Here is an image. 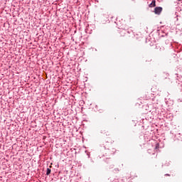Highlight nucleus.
Returning a JSON list of instances; mask_svg holds the SVG:
<instances>
[{
  "instance_id": "1",
  "label": "nucleus",
  "mask_w": 182,
  "mask_h": 182,
  "mask_svg": "<svg viewBox=\"0 0 182 182\" xmlns=\"http://www.w3.org/2000/svg\"><path fill=\"white\" fill-rule=\"evenodd\" d=\"M163 11L162 7H155L154 14L157 15H160Z\"/></svg>"
},
{
  "instance_id": "5",
  "label": "nucleus",
  "mask_w": 182,
  "mask_h": 182,
  "mask_svg": "<svg viewBox=\"0 0 182 182\" xmlns=\"http://www.w3.org/2000/svg\"><path fill=\"white\" fill-rule=\"evenodd\" d=\"M166 176H169V175H168V174H166Z\"/></svg>"
},
{
  "instance_id": "6",
  "label": "nucleus",
  "mask_w": 182,
  "mask_h": 182,
  "mask_svg": "<svg viewBox=\"0 0 182 182\" xmlns=\"http://www.w3.org/2000/svg\"><path fill=\"white\" fill-rule=\"evenodd\" d=\"M178 1H182V0H178Z\"/></svg>"
},
{
  "instance_id": "4",
  "label": "nucleus",
  "mask_w": 182,
  "mask_h": 182,
  "mask_svg": "<svg viewBox=\"0 0 182 182\" xmlns=\"http://www.w3.org/2000/svg\"><path fill=\"white\" fill-rule=\"evenodd\" d=\"M168 76H169L168 74H166L165 76H164V77L165 79H167Z\"/></svg>"
},
{
  "instance_id": "2",
  "label": "nucleus",
  "mask_w": 182,
  "mask_h": 182,
  "mask_svg": "<svg viewBox=\"0 0 182 182\" xmlns=\"http://www.w3.org/2000/svg\"><path fill=\"white\" fill-rule=\"evenodd\" d=\"M156 1L155 0H152L151 4H149V8H154L156 6Z\"/></svg>"
},
{
  "instance_id": "3",
  "label": "nucleus",
  "mask_w": 182,
  "mask_h": 182,
  "mask_svg": "<svg viewBox=\"0 0 182 182\" xmlns=\"http://www.w3.org/2000/svg\"><path fill=\"white\" fill-rule=\"evenodd\" d=\"M51 173V170L50 168H48V169L46 170V176L50 175Z\"/></svg>"
}]
</instances>
